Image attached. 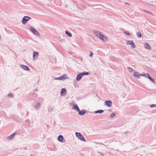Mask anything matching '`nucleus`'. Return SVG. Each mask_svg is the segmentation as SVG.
Here are the masks:
<instances>
[{
    "mask_svg": "<svg viewBox=\"0 0 156 156\" xmlns=\"http://www.w3.org/2000/svg\"><path fill=\"white\" fill-rule=\"evenodd\" d=\"M94 34L96 36L98 37L99 38L102 40L103 41H105L106 38L104 35L102 34L99 31L97 30H94L93 31Z\"/></svg>",
    "mask_w": 156,
    "mask_h": 156,
    "instance_id": "1",
    "label": "nucleus"
},
{
    "mask_svg": "<svg viewBox=\"0 0 156 156\" xmlns=\"http://www.w3.org/2000/svg\"><path fill=\"white\" fill-rule=\"evenodd\" d=\"M89 73L88 72H84L80 73L78 74L76 78V80L77 81L80 80L81 79L82 77L85 75H88Z\"/></svg>",
    "mask_w": 156,
    "mask_h": 156,
    "instance_id": "2",
    "label": "nucleus"
},
{
    "mask_svg": "<svg viewBox=\"0 0 156 156\" xmlns=\"http://www.w3.org/2000/svg\"><path fill=\"white\" fill-rule=\"evenodd\" d=\"M76 136L80 140L83 141H86L82 135L80 133L76 132L75 133Z\"/></svg>",
    "mask_w": 156,
    "mask_h": 156,
    "instance_id": "3",
    "label": "nucleus"
},
{
    "mask_svg": "<svg viewBox=\"0 0 156 156\" xmlns=\"http://www.w3.org/2000/svg\"><path fill=\"white\" fill-rule=\"evenodd\" d=\"M31 18L30 17L28 16H25L22 19V23L23 24H25Z\"/></svg>",
    "mask_w": 156,
    "mask_h": 156,
    "instance_id": "4",
    "label": "nucleus"
},
{
    "mask_svg": "<svg viewBox=\"0 0 156 156\" xmlns=\"http://www.w3.org/2000/svg\"><path fill=\"white\" fill-rule=\"evenodd\" d=\"M126 44L127 45H131V47L133 48H135L136 46L135 44L132 41H128L126 42Z\"/></svg>",
    "mask_w": 156,
    "mask_h": 156,
    "instance_id": "5",
    "label": "nucleus"
},
{
    "mask_svg": "<svg viewBox=\"0 0 156 156\" xmlns=\"http://www.w3.org/2000/svg\"><path fill=\"white\" fill-rule=\"evenodd\" d=\"M144 47L149 50L151 49V48L150 45L147 42H145L144 44Z\"/></svg>",
    "mask_w": 156,
    "mask_h": 156,
    "instance_id": "6",
    "label": "nucleus"
},
{
    "mask_svg": "<svg viewBox=\"0 0 156 156\" xmlns=\"http://www.w3.org/2000/svg\"><path fill=\"white\" fill-rule=\"evenodd\" d=\"M41 105V104L40 103L38 102L35 104L34 107L35 109L38 110V109L40 108Z\"/></svg>",
    "mask_w": 156,
    "mask_h": 156,
    "instance_id": "7",
    "label": "nucleus"
},
{
    "mask_svg": "<svg viewBox=\"0 0 156 156\" xmlns=\"http://www.w3.org/2000/svg\"><path fill=\"white\" fill-rule=\"evenodd\" d=\"M112 104V102L109 100L105 101V105H107L109 107H111Z\"/></svg>",
    "mask_w": 156,
    "mask_h": 156,
    "instance_id": "8",
    "label": "nucleus"
},
{
    "mask_svg": "<svg viewBox=\"0 0 156 156\" xmlns=\"http://www.w3.org/2000/svg\"><path fill=\"white\" fill-rule=\"evenodd\" d=\"M58 141L61 142H64L65 140L63 137L62 135H59L58 138Z\"/></svg>",
    "mask_w": 156,
    "mask_h": 156,
    "instance_id": "9",
    "label": "nucleus"
},
{
    "mask_svg": "<svg viewBox=\"0 0 156 156\" xmlns=\"http://www.w3.org/2000/svg\"><path fill=\"white\" fill-rule=\"evenodd\" d=\"M87 112L86 110L82 109L81 110H80V111H78L79 114L80 115H84Z\"/></svg>",
    "mask_w": 156,
    "mask_h": 156,
    "instance_id": "10",
    "label": "nucleus"
},
{
    "mask_svg": "<svg viewBox=\"0 0 156 156\" xmlns=\"http://www.w3.org/2000/svg\"><path fill=\"white\" fill-rule=\"evenodd\" d=\"M20 67L23 69L27 70L29 71L30 70V68L28 66H26L23 65H20Z\"/></svg>",
    "mask_w": 156,
    "mask_h": 156,
    "instance_id": "11",
    "label": "nucleus"
},
{
    "mask_svg": "<svg viewBox=\"0 0 156 156\" xmlns=\"http://www.w3.org/2000/svg\"><path fill=\"white\" fill-rule=\"evenodd\" d=\"M67 92L65 88H62L61 91V95H63L65 94Z\"/></svg>",
    "mask_w": 156,
    "mask_h": 156,
    "instance_id": "12",
    "label": "nucleus"
},
{
    "mask_svg": "<svg viewBox=\"0 0 156 156\" xmlns=\"http://www.w3.org/2000/svg\"><path fill=\"white\" fill-rule=\"evenodd\" d=\"M38 52L36 51H34L33 53V58L34 59L35 58H37L38 56Z\"/></svg>",
    "mask_w": 156,
    "mask_h": 156,
    "instance_id": "13",
    "label": "nucleus"
},
{
    "mask_svg": "<svg viewBox=\"0 0 156 156\" xmlns=\"http://www.w3.org/2000/svg\"><path fill=\"white\" fill-rule=\"evenodd\" d=\"M140 74H139L138 72H136L134 73V76L137 78H139L140 77Z\"/></svg>",
    "mask_w": 156,
    "mask_h": 156,
    "instance_id": "14",
    "label": "nucleus"
},
{
    "mask_svg": "<svg viewBox=\"0 0 156 156\" xmlns=\"http://www.w3.org/2000/svg\"><path fill=\"white\" fill-rule=\"evenodd\" d=\"M67 75L66 74H64L61 77H60V80H63L65 79L66 78V76ZM67 79H68V78H67Z\"/></svg>",
    "mask_w": 156,
    "mask_h": 156,
    "instance_id": "15",
    "label": "nucleus"
},
{
    "mask_svg": "<svg viewBox=\"0 0 156 156\" xmlns=\"http://www.w3.org/2000/svg\"><path fill=\"white\" fill-rule=\"evenodd\" d=\"M73 108L76 110L78 112L80 111V109L77 105H73Z\"/></svg>",
    "mask_w": 156,
    "mask_h": 156,
    "instance_id": "16",
    "label": "nucleus"
},
{
    "mask_svg": "<svg viewBox=\"0 0 156 156\" xmlns=\"http://www.w3.org/2000/svg\"><path fill=\"white\" fill-rule=\"evenodd\" d=\"M147 77L148 78V79L151 81H152L154 83L155 82L154 80L149 75V74L148 73H147Z\"/></svg>",
    "mask_w": 156,
    "mask_h": 156,
    "instance_id": "17",
    "label": "nucleus"
},
{
    "mask_svg": "<svg viewBox=\"0 0 156 156\" xmlns=\"http://www.w3.org/2000/svg\"><path fill=\"white\" fill-rule=\"evenodd\" d=\"M16 134V133H13L10 136L8 137V139L10 140L12 139L14 137L15 135Z\"/></svg>",
    "mask_w": 156,
    "mask_h": 156,
    "instance_id": "18",
    "label": "nucleus"
},
{
    "mask_svg": "<svg viewBox=\"0 0 156 156\" xmlns=\"http://www.w3.org/2000/svg\"><path fill=\"white\" fill-rule=\"evenodd\" d=\"M104 112V110H98V111H96L95 112H94V113H101L102 112Z\"/></svg>",
    "mask_w": 156,
    "mask_h": 156,
    "instance_id": "19",
    "label": "nucleus"
},
{
    "mask_svg": "<svg viewBox=\"0 0 156 156\" xmlns=\"http://www.w3.org/2000/svg\"><path fill=\"white\" fill-rule=\"evenodd\" d=\"M66 34L69 37H71L72 35L68 31H66L65 32Z\"/></svg>",
    "mask_w": 156,
    "mask_h": 156,
    "instance_id": "20",
    "label": "nucleus"
},
{
    "mask_svg": "<svg viewBox=\"0 0 156 156\" xmlns=\"http://www.w3.org/2000/svg\"><path fill=\"white\" fill-rule=\"evenodd\" d=\"M30 30L33 33L35 30L36 29L33 27H31L30 28Z\"/></svg>",
    "mask_w": 156,
    "mask_h": 156,
    "instance_id": "21",
    "label": "nucleus"
},
{
    "mask_svg": "<svg viewBox=\"0 0 156 156\" xmlns=\"http://www.w3.org/2000/svg\"><path fill=\"white\" fill-rule=\"evenodd\" d=\"M136 35L139 37H141V34L140 32H137Z\"/></svg>",
    "mask_w": 156,
    "mask_h": 156,
    "instance_id": "22",
    "label": "nucleus"
},
{
    "mask_svg": "<svg viewBox=\"0 0 156 156\" xmlns=\"http://www.w3.org/2000/svg\"><path fill=\"white\" fill-rule=\"evenodd\" d=\"M127 69L128 70V71L130 72H132L133 71V69L129 67H128L127 68Z\"/></svg>",
    "mask_w": 156,
    "mask_h": 156,
    "instance_id": "23",
    "label": "nucleus"
},
{
    "mask_svg": "<svg viewBox=\"0 0 156 156\" xmlns=\"http://www.w3.org/2000/svg\"><path fill=\"white\" fill-rule=\"evenodd\" d=\"M144 12H147V13H149L151 15H153V13L151 12L148 11H147V10H144Z\"/></svg>",
    "mask_w": 156,
    "mask_h": 156,
    "instance_id": "24",
    "label": "nucleus"
},
{
    "mask_svg": "<svg viewBox=\"0 0 156 156\" xmlns=\"http://www.w3.org/2000/svg\"><path fill=\"white\" fill-rule=\"evenodd\" d=\"M33 33L35 35H39V33L36 30Z\"/></svg>",
    "mask_w": 156,
    "mask_h": 156,
    "instance_id": "25",
    "label": "nucleus"
},
{
    "mask_svg": "<svg viewBox=\"0 0 156 156\" xmlns=\"http://www.w3.org/2000/svg\"><path fill=\"white\" fill-rule=\"evenodd\" d=\"M116 113L113 112L110 115V116L111 118H112L115 115Z\"/></svg>",
    "mask_w": 156,
    "mask_h": 156,
    "instance_id": "26",
    "label": "nucleus"
},
{
    "mask_svg": "<svg viewBox=\"0 0 156 156\" xmlns=\"http://www.w3.org/2000/svg\"><path fill=\"white\" fill-rule=\"evenodd\" d=\"M53 109V108L51 107H48V112H51Z\"/></svg>",
    "mask_w": 156,
    "mask_h": 156,
    "instance_id": "27",
    "label": "nucleus"
},
{
    "mask_svg": "<svg viewBox=\"0 0 156 156\" xmlns=\"http://www.w3.org/2000/svg\"><path fill=\"white\" fill-rule=\"evenodd\" d=\"M140 76H144L146 77L147 76V73L146 74H140Z\"/></svg>",
    "mask_w": 156,
    "mask_h": 156,
    "instance_id": "28",
    "label": "nucleus"
},
{
    "mask_svg": "<svg viewBox=\"0 0 156 156\" xmlns=\"http://www.w3.org/2000/svg\"><path fill=\"white\" fill-rule=\"evenodd\" d=\"M124 33L125 34L128 35H130V33L127 31H125Z\"/></svg>",
    "mask_w": 156,
    "mask_h": 156,
    "instance_id": "29",
    "label": "nucleus"
},
{
    "mask_svg": "<svg viewBox=\"0 0 156 156\" xmlns=\"http://www.w3.org/2000/svg\"><path fill=\"white\" fill-rule=\"evenodd\" d=\"M12 96H13V95L12 94H10L8 95V96L10 98H12Z\"/></svg>",
    "mask_w": 156,
    "mask_h": 156,
    "instance_id": "30",
    "label": "nucleus"
},
{
    "mask_svg": "<svg viewBox=\"0 0 156 156\" xmlns=\"http://www.w3.org/2000/svg\"><path fill=\"white\" fill-rule=\"evenodd\" d=\"M156 106V105L155 104H152L150 105V107L151 108H153Z\"/></svg>",
    "mask_w": 156,
    "mask_h": 156,
    "instance_id": "31",
    "label": "nucleus"
},
{
    "mask_svg": "<svg viewBox=\"0 0 156 156\" xmlns=\"http://www.w3.org/2000/svg\"><path fill=\"white\" fill-rule=\"evenodd\" d=\"M93 55V53H92V52L91 51L90 52V55H89V56L90 57H92V55Z\"/></svg>",
    "mask_w": 156,
    "mask_h": 156,
    "instance_id": "32",
    "label": "nucleus"
},
{
    "mask_svg": "<svg viewBox=\"0 0 156 156\" xmlns=\"http://www.w3.org/2000/svg\"><path fill=\"white\" fill-rule=\"evenodd\" d=\"M98 153H99L101 156H104V154L103 153L99 152H98Z\"/></svg>",
    "mask_w": 156,
    "mask_h": 156,
    "instance_id": "33",
    "label": "nucleus"
},
{
    "mask_svg": "<svg viewBox=\"0 0 156 156\" xmlns=\"http://www.w3.org/2000/svg\"><path fill=\"white\" fill-rule=\"evenodd\" d=\"M59 78H60V77H58V78H55V80H60V79Z\"/></svg>",
    "mask_w": 156,
    "mask_h": 156,
    "instance_id": "34",
    "label": "nucleus"
},
{
    "mask_svg": "<svg viewBox=\"0 0 156 156\" xmlns=\"http://www.w3.org/2000/svg\"><path fill=\"white\" fill-rule=\"evenodd\" d=\"M109 111H110V112H111V109H109Z\"/></svg>",
    "mask_w": 156,
    "mask_h": 156,
    "instance_id": "35",
    "label": "nucleus"
},
{
    "mask_svg": "<svg viewBox=\"0 0 156 156\" xmlns=\"http://www.w3.org/2000/svg\"><path fill=\"white\" fill-rule=\"evenodd\" d=\"M82 156H83V155H82Z\"/></svg>",
    "mask_w": 156,
    "mask_h": 156,
    "instance_id": "36",
    "label": "nucleus"
}]
</instances>
